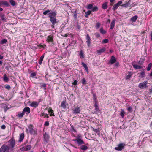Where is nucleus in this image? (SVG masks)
Segmentation results:
<instances>
[{"label": "nucleus", "mask_w": 152, "mask_h": 152, "mask_svg": "<svg viewBox=\"0 0 152 152\" xmlns=\"http://www.w3.org/2000/svg\"><path fill=\"white\" fill-rule=\"evenodd\" d=\"M8 144H3L0 149V152H10L9 150H13L15 145V140L13 138L10 139L8 142Z\"/></svg>", "instance_id": "nucleus-1"}, {"label": "nucleus", "mask_w": 152, "mask_h": 152, "mask_svg": "<svg viewBox=\"0 0 152 152\" xmlns=\"http://www.w3.org/2000/svg\"><path fill=\"white\" fill-rule=\"evenodd\" d=\"M56 13L55 11H51L48 14V17L50 18V21L51 22L52 24L55 25L58 22L56 19Z\"/></svg>", "instance_id": "nucleus-2"}, {"label": "nucleus", "mask_w": 152, "mask_h": 152, "mask_svg": "<svg viewBox=\"0 0 152 152\" xmlns=\"http://www.w3.org/2000/svg\"><path fill=\"white\" fill-rule=\"evenodd\" d=\"M147 84L148 81H145L140 83L138 87L141 89H144L147 87Z\"/></svg>", "instance_id": "nucleus-3"}, {"label": "nucleus", "mask_w": 152, "mask_h": 152, "mask_svg": "<svg viewBox=\"0 0 152 152\" xmlns=\"http://www.w3.org/2000/svg\"><path fill=\"white\" fill-rule=\"evenodd\" d=\"M125 144L123 143H121L117 145V147L115 148V149L118 151H121L124 148Z\"/></svg>", "instance_id": "nucleus-4"}, {"label": "nucleus", "mask_w": 152, "mask_h": 152, "mask_svg": "<svg viewBox=\"0 0 152 152\" xmlns=\"http://www.w3.org/2000/svg\"><path fill=\"white\" fill-rule=\"evenodd\" d=\"M86 39V43L88 47L90 46L91 43V39L90 37L88 34H87Z\"/></svg>", "instance_id": "nucleus-5"}, {"label": "nucleus", "mask_w": 152, "mask_h": 152, "mask_svg": "<svg viewBox=\"0 0 152 152\" xmlns=\"http://www.w3.org/2000/svg\"><path fill=\"white\" fill-rule=\"evenodd\" d=\"M116 61V60L115 57L113 56H111V58L109 61L108 64H110L111 65H112L114 63H115Z\"/></svg>", "instance_id": "nucleus-6"}, {"label": "nucleus", "mask_w": 152, "mask_h": 152, "mask_svg": "<svg viewBox=\"0 0 152 152\" xmlns=\"http://www.w3.org/2000/svg\"><path fill=\"white\" fill-rule=\"evenodd\" d=\"M73 140L74 141H76L77 144L79 145L85 144L83 140L79 138H77L76 139H74Z\"/></svg>", "instance_id": "nucleus-7"}, {"label": "nucleus", "mask_w": 152, "mask_h": 152, "mask_svg": "<svg viewBox=\"0 0 152 152\" xmlns=\"http://www.w3.org/2000/svg\"><path fill=\"white\" fill-rule=\"evenodd\" d=\"M43 140L45 142H48L49 140V135L46 133L43 134Z\"/></svg>", "instance_id": "nucleus-8"}, {"label": "nucleus", "mask_w": 152, "mask_h": 152, "mask_svg": "<svg viewBox=\"0 0 152 152\" xmlns=\"http://www.w3.org/2000/svg\"><path fill=\"white\" fill-rule=\"evenodd\" d=\"M72 110L73 111V113L75 114H78L80 112V110L79 107H76L74 109H72Z\"/></svg>", "instance_id": "nucleus-9"}, {"label": "nucleus", "mask_w": 152, "mask_h": 152, "mask_svg": "<svg viewBox=\"0 0 152 152\" xmlns=\"http://www.w3.org/2000/svg\"><path fill=\"white\" fill-rule=\"evenodd\" d=\"M28 127L29 129V131L31 134H33V135H34L36 134H37L36 132L33 128L32 125H30Z\"/></svg>", "instance_id": "nucleus-10"}, {"label": "nucleus", "mask_w": 152, "mask_h": 152, "mask_svg": "<svg viewBox=\"0 0 152 152\" xmlns=\"http://www.w3.org/2000/svg\"><path fill=\"white\" fill-rule=\"evenodd\" d=\"M47 41L48 42L53 43V36L50 35L48 36L47 38Z\"/></svg>", "instance_id": "nucleus-11"}, {"label": "nucleus", "mask_w": 152, "mask_h": 152, "mask_svg": "<svg viewBox=\"0 0 152 152\" xmlns=\"http://www.w3.org/2000/svg\"><path fill=\"white\" fill-rule=\"evenodd\" d=\"M23 112L24 114L26 113V114H28L30 113V110L28 107H26L24 108Z\"/></svg>", "instance_id": "nucleus-12"}, {"label": "nucleus", "mask_w": 152, "mask_h": 152, "mask_svg": "<svg viewBox=\"0 0 152 152\" xmlns=\"http://www.w3.org/2000/svg\"><path fill=\"white\" fill-rule=\"evenodd\" d=\"M39 102L36 101L33 102L30 104V106L32 107H37L38 106Z\"/></svg>", "instance_id": "nucleus-13"}, {"label": "nucleus", "mask_w": 152, "mask_h": 152, "mask_svg": "<svg viewBox=\"0 0 152 152\" xmlns=\"http://www.w3.org/2000/svg\"><path fill=\"white\" fill-rule=\"evenodd\" d=\"M0 17L1 19V20L3 22H6L7 21V18L5 17L4 14H1L0 15Z\"/></svg>", "instance_id": "nucleus-14"}, {"label": "nucleus", "mask_w": 152, "mask_h": 152, "mask_svg": "<svg viewBox=\"0 0 152 152\" xmlns=\"http://www.w3.org/2000/svg\"><path fill=\"white\" fill-rule=\"evenodd\" d=\"M88 149V147L85 145H82L79 147L80 149L84 151L87 150Z\"/></svg>", "instance_id": "nucleus-15"}, {"label": "nucleus", "mask_w": 152, "mask_h": 152, "mask_svg": "<svg viewBox=\"0 0 152 152\" xmlns=\"http://www.w3.org/2000/svg\"><path fill=\"white\" fill-rule=\"evenodd\" d=\"M106 48H103L99 50H97V52L98 54H101L102 53L104 52Z\"/></svg>", "instance_id": "nucleus-16"}, {"label": "nucleus", "mask_w": 152, "mask_h": 152, "mask_svg": "<svg viewBox=\"0 0 152 152\" xmlns=\"http://www.w3.org/2000/svg\"><path fill=\"white\" fill-rule=\"evenodd\" d=\"M24 137V134L23 133H21L20 135L19 139L18 141L21 142L22 141Z\"/></svg>", "instance_id": "nucleus-17"}, {"label": "nucleus", "mask_w": 152, "mask_h": 152, "mask_svg": "<svg viewBox=\"0 0 152 152\" xmlns=\"http://www.w3.org/2000/svg\"><path fill=\"white\" fill-rule=\"evenodd\" d=\"M1 5H4L7 7L9 6V4L7 1H1Z\"/></svg>", "instance_id": "nucleus-18"}, {"label": "nucleus", "mask_w": 152, "mask_h": 152, "mask_svg": "<svg viewBox=\"0 0 152 152\" xmlns=\"http://www.w3.org/2000/svg\"><path fill=\"white\" fill-rule=\"evenodd\" d=\"M138 16L137 15H135L131 18L130 20L133 22H135Z\"/></svg>", "instance_id": "nucleus-19"}, {"label": "nucleus", "mask_w": 152, "mask_h": 152, "mask_svg": "<svg viewBox=\"0 0 152 152\" xmlns=\"http://www.w3.org/2000/svg\"><path fill=\"white\" fill-rule=\"evenodd\" d=\"M115 20H113L112 21L110 24V28L111 29H112L114 27L115 24Z\"/></svg>", "instance_id": "nucleus-20"}, {"label": "nucleus", "mask_w": 152, "mask_h": 152, "mask_svg": "<svg viewBox=\"0 0 152 152\" xmlns=\"http://www.w3.org/2000/svg\"><path fill=\"white\" fill-rule=\"evenodd\" d=\"M82 64L83 66L85 68L87 72V73H88V69L87 65L84 62H82Z\"/></svg>", "instance_id": "nucleus-21"}, {"label": "nucleus", "mask_w": 152, "mask_h": 152, "mask_svg": "<svg viewBox=\"0 0 152 152\" xmlns=\"http://www.w3.org/2000/svg\"><path fill=\"white\" fill-rule=\"evenodd\" d=\"M145 61V59L143 58H141L138 62V64L140 65H142Z\"/></svg>", "instance_id": "nucleus-22"}, {"label": "nucleus", "mask_w": 152, "mask_h": 152, "mask_svg": "<svg viewBox=\"0 0 152 152\" xmlns=\"http://www.w3.org/2000/svg\"><path fill=\"white\" fill-rule=\"evenodd\" d=\"M107 3L106 2L103 3L102 6V7L104 9H107Z\"/></svg>", "instance_id": "nucleus-23"}, {"label": "nucleus", "mask_w": 152, "mask_h": 152, "mask_svg": "<svg viewBox=\"0 0 152 152\" xmlns=\"http://www.w3.org/2000/svg\"><path fill=\"white\" fill-rule=\"evenodd\" d=\"M9 80V79L7 77L6 74H4L3 76V81L5 82H8Z\"/></svg>", "instance_id": "nucleus-24"}, {"label": "nucleus", "mask_w": 152, "mask_h": 152, "mask_svg": "<svg viewBox=\"0 0 152 152\" xmlns=\"http://www.w3.org/2000/svg\"><path fill=\"white\" fill-rule=\"evenodd\" d=\"M60 107H62L64 109H65L66 107L65 102L64 101H62L60 105Z\"/></svg>", "instance_id": "nucleus-25"}, {"label": "nucleus", "mask_w": 152, "mask_h": 152, "mask_svg": "<svg viewBox=\"0 0 152 152\" xmlns=\"http://www.w3.org/2000/svg\"><path fill=\"white\" fill-rule=\"evenodd\" d=\"M1 106L2 107L4 108L5 112H6L8 109L7 108V105L4 103H2L1 104Z\"/></svg>", "instance_id": "nucleus-26"}, {"label": "nucleus", "mask_w": 152, "mask_h": 152, "mask_svg": "<svg viewBox=\"0 0 152 152\" xmlns=\"http://www.w3.org/2000/svg\"><path fill=\"white\" fill-rule=\"evenodd\" d=\"M133 67L136 69H140L142 68V67L139 65L136 64H132Z\"/></svg>", "instance_id": "nucleus-27"}, {"label": "nucleus", "mask_w": 152, "mask_h": 152, "mask_svg": "<svg viewBox=\"0 0 152 152\" xmlns=\"http://www.w3.org/2000/svg\"><path fill=\"white\" fill-rule=\"evenodd\" d=\"M132 75V73L131 72H129V74L127 75L126 77H125V79L126 80H128L129 79Z\"/></svg>", "instance_id": "nucleus-28"}, {"label": "nucleus", "mask_w": 152, "mask_h": 152, "mask_svg": "<svg viewBox=\"0 0 152 152\" xmlns=\"http://www.w3.org/2000/svg\"><path fill=\"white\" fill-rule=\"evenodd\" d=\"M145 73L144 71H142L140 73L139 77L141 78H142L145 77Z\"/></svg>", "instance_id": "nucleus-29"}, {"label": "nucleus", "mask_w": 152, "mask_h": 152, "mask_svg": "<svg viewBox=\"0 0 152 152\" xmlns=\"http://www.w3.org/2000/svg\"><path fill=\"white\" fill-rule=\"evenodd\" d=\"M152 66V64L151 63H150L148 66V67L147 68V70L148 71H149L151 69V67Z\"/></svg>", "instance_id": "nucleus-30"}, {"label": "nucleus", "mask_w": 152, "mask_h": 152, "mask_svg": "<svg viewBox=\"0 0 152 152\" xmlns=\"http://www.w3.org/2000/svg\"><path fill=\"white\" fill-rule=\"evenodd\" d=\"M119 6L116 4H115L113 7V10L115 11L117 9Z\"/></svg>", "instance_id": "nucleus-31"}, {"label": "nucleus", "mask_w": 152, "mask_h": 152, "mask_svg": "<svg viewBox=\"0 0 152 152\" xmlns=\"http://www.w3.org/2000/svg\"><path fill=\"white\" fill-rule=\"evenodd\" d=\"M91 13V11H88L86 12V15L85 17L86 18H87L88 17L89 15H90Z\"/></svg>", "instance_id": "nucleus-32"}, {"label": "nucleus", "mask_w": 152, "mask_h": 152, "mask_svg": "<svg viewBox=\"0 0 152 152\" xmlns=\"http://www.w3.org/2000/svg\"><path fill=\"white\" fill-rule=\"evenodd\" d=\"M24 113L22 111V113H19L18 114V117L19 118H21L23 117L24 115Z\"/></svg>", "instance_id": "nucleus-33"}, {"label": "nucleus", "mask_w": 152, "mask_h": 152, "mask_svg": "<svg viewBox=\"0 0 152 152\" xmlns=\"http://www.w3.org/2000/svg\"><path fill=\"white\" fill-rule=\"evenodd\" d=\"M100 32L102 34H104L106 33V31L104 30L102 28H101L100 29Z\"/></svg>", "instance_id": "nucleus-34"}, {"label": "nucleus", "mask_w": 152, "mask_h": 152, "mask_svg": "<svg viewBox=\"0 0 152 152\" xmlns=\"http://www.w3.org/2000/svg\"><path fill=\"white\" fill-rule=\"evenodd\" d=\"M41 116H44V118H45L46 117L48 118L49 117L48 114L43 113H41Z\"/></svg>", "instance_id": "nucleus-35"}, {"label": "nucleus", "mask_w": 152, "mask_h": 152, "mask_svg": "<svg viewBox=\"0 0 152 152\" xmlns=\"http://www.w3.org/2000/svg\"><path fill=\"white\" fill-rule=\"evenodd\" d=\"M26 151L30 150L31 148V146L30 145H28L26 147Z\"/></svg>", "instance_id": "nucleus-36"}, {"label": "nucleus", "mask_w": 152, "mask_h": 152, "mask_svg": "<svg viewBox=\"0 0 152 152\" xmlns=\"http://www.w3.org/2000/svg\"><path fill=\"white\" fill-rule=\"evenodd\" d=\"M92 128L94 131L96 133H99V131H100L99 129L98 128L97 129H95L93 127H92Z\"/></svg>", "instance_id": "nucleus-37"}, {"label": "nucleus", "mask_w": 152, "mask_h": 152, "mask_svg": "<svg viewBox=\"0 0 152 152\" xmlns=\"http://www.w3.org/2000/svg\"><path fill=\"white\" fill-rule=\"evenodd\" d=\"M125 113V112L123 110H122L120 113V115L122 118L124 117Z\"/></svg>", "instance_id": "nucleus-38"}, {"label": "nucleus", "mask_w": 152, "mask_h": 152, "mask_svg": "<svg viewBox=\"0 0 152 152\" xmlns=\"http://www.w3.org/2000/svg\"><path fill=\"white\" fill-rule=\"evenodd\" d=\"M93 100L95 101V102H96V95L94 94H93Z\"/></svg>", "instance_id": "nucleus-39"}, {"label": "nucleus", "mask_w": 152, "mask_h": 152, "mask_svg": "<svg viewBox=\"0 0 152 152\" xmlns=\"http://www.w3.org/2000/svg\"><path fill=\"white\" fill-rule=\"evenodd\" d=\"M50 10H48L46 11H45L43 12V14L44 15H46L47 14L48 15V14L50 13Z\"/></svg>", "instance_id": "nucleus-40"}, {"label": "nucleus", "mask_w": 152, "mask_h": 152, "mask_svg": "<svg viewBox=\"0 0 152 152\" xmlns=\"http://www.w3.org/2000/svg\"><path fill=\"white\" fill-rule=\"evenodd\" d=\"M98 10V7L97 6H95L94 7H93L92 9V11L94 12V11H97Z\"/></svg>", "instance_id": "nucleus-41"}, {"label": "nucleus", "mask_w": 152, "mask_h": 152, "mask_svg": "<svg viewBox=\"0 0 152 152\" xmlns=\"http://www.w3.org/2000/svg\"><path fill=\"white\" fill-rule=\"evenodd\" d=\"M130 4L129 3H126L125 4H123L121 5V6L123 7H126L128 6Z\"/></svg>", "instance_id": "nucleus-42"}, {"label": "nucleus", "mask_w": 152, "mask_h": 152, "mask_svg": "<svg viewBox=\"0 0 152 152\" xmlns=\"http://www.w3.org/2000/svg\"><path fill=\"white\" fill-rule=\"evenodd\" d=\"M93 4H89L87 8L89 9H92L93 8Z\"/></svg>", "instance_id": "nucleus-43"}, {"label": "nucleus", "mask_w": 152, "mask_h": 152, "mask_svg": "<svg viewBox=\"0 0 152 152\" xmlns=\"http://www.w3.org/2000/svg\"><path fill=\"white\" fill-rule=\"evenodd\" d=\"M10 2L12 6H14L15 5V2L13 0H10Z\"/></svg>", "instance_id": "nucleus-44"}, {"label": "nucleus", "mask_w": 152, "mask_h": 152, "mask_svg": "<svg viewBox=\"0 0 152 152\" xmlns=\"http://www.w3.org/2000/svg\"><path fill=\"white\" fill-rule=\"evenodd\" d=\"M73 17L75 19H76L77 17V13L76 11H75L74 12V14L73 15Z\"/></svg>", "instance_id": "nucleus-45"}, {"label": "nucleus", "mask_w": 152, "mask_h": 152, "mask_svg": "<svg viewBox=\"0 0 152 152\" xmlns=\"http://www.w3.org/2000/svg\"><path fill=\"white\" fill-rule=\"evenodd\" d=\"M82 83L83 85H85L86 84V80L85 78H83L82 81Z\"/></svg>", "instance_id": "nucleus-46"}, {"label": "nucleus", "mask_w": 152, "mask_h": 152, "mask_svg": "<svg viewBox=\"0 0 152 152\" xmlns=\"http://www.w3.org/2000/svg\"><path fill=\"white\" fill-rule=\"evenodd\" d=\"M108 42V40L107 39H105L103 40L102 42V43H106Z\"/></svg>", "instance_id": "nucleus-47"}, {"label": "nucleus", "mask_w": 152, "mask_h": 152, "mask_svg": "<svg viewBox=\"0 0 152 152\" xmlns=\"http://www.w3.org/2000/svg\"><path fill=\"white\" fill-rule=\"evenodd\" d=\"M7 42V40L6 39H2L1 42V44H4L5 43Z\"/></svg>", "instance_id": "nucleus-48"}, {"label": "nucleus", "mask_w": 152, "mask_h": 152, "mask_svg": "<svg viewBox=\"0 0 152 152\" xmlns=\"http://www.w3.org/2000/svg\"><path fill=\"white\" fill-rule=\"evenodd\" d=\"M36 75V74L35 72L32 73L31 74V77H34Z\"/></svg>", "instance_id": "nucleus-49"}, {"label": "nucleus", "mask_w": 152, "mask_h": 152, "mask_svg": "<svg viewBox=\"0 0 152 152\" xmlns=\"http://www.w3.org/2000/svg\"><path fill=\"white\" fill-rule=\"evenodd\" d=\"M5 88L9 90L10 89L11 87L9 85H6L5 86Z\"/></svg>", "instance_id": "nucleus-50"}, {"label": "nucleus", "mask_w": 152, "mask_h": 152, "mask_svg": "<svg viewBox=\"0 0 152 152\" xmlns=\"http://www.w3.org/2000/svg\"><path fill=\"white\" fill-rule=\"evenodd\" d=\"M46 46L45 45H41V44H39L38 45V46L40 48H44Z\"/></svg>", "instance_id": "nucleus-51"}, {"label": "nucleus", "mask_w": 152, "mask_h": 152, "mask_svg": "<svg viewBox=\"0 0 152 152\" xmlns=\"http://www.w3.org/2000/svg\"><path fill=\"white\" fill-rule=\"evenodd\" d=\"M132 108L131 106H129L127 108V110L129 112H131L132 111Z\"/></svg>", "instance_id": "nucleus-52"}, {"label": "nucleus", "mask_w": 152, "mask_h": 152, "mask_svg": "<svg viewBox=\"0 0 152 152\" xmlns=\"http://www.w3.org/2000/svg\"><path fill=\"white\" fill-rule=\"evenodd\" d=\"M95 110L97 111L98 110V107L97 104L96 102H95V104L94 105Z\"/></svg>", "instance_id": "nucleus-53"}, {"label": "nucleus", "mask_w": 152, "mask_h": 152, "mask_svg": "<svg viewBox=\"0 0 152 152\" xmlns=\"http://www.w3.org/2000/svg\"><path fill=\"white\" fill-rule=\"evenodd\" d=\"M80 58H84V56L82 51H80Z\"/></svg>", "instance_id": "nucleus-54"}, {"label": "nucleus", "mask_w": 152, "mask_h": 152, "mask_svg": "<svg viewBox=\"0 0 152 152\" xmlns=\"http://www.w3.org/2000/svg\"><path fill=\"white\" fill-rule=\"evenodd\" d=\"M48 110L49 112L53 113V110H52V108L50 107L48 108Z\"/></svg>", "instance_id": "nucleus-55"}, {"label": "nucleus", "mask_w": 152, "mask_h": 152, "mask_svg": "<svg viewBox=\"0 0 152 152\" xmlns=\"http://www.w3.org/2000/svg\"><path fill=\"white\" fill-rule=\"evenodd\" d=\"M95 35L97 38H99L100 36V35L98 33H95Z\"/></svg>", "instance_id": "nucleus-56"}, {"label": "nucleus", "mask_w": 152, "mask_h": 152, "mask_svg": "<svg viewBox=\"0 0 152 152\" xmlns=\"http://www.w3.org/2000/svg\"><path fill=\"white\" fill-rule=\"evenodd\" d=\"M100 23H97L96 24V28H98L100 27Z\"/></svg>", "instance_id": "nucleus-57"}, {"label": "nucleus", "mask_w": 152, "mask_h": 152, "mask_svg": "<svg viewBox=\"0 0 152 152\" xmlns=\"http://www.w3.org/2000/svg\"><path fill=\"white\" fill-rule=\"evenodd\" d=\"M77 81L76 80H75L72 83V84L75 86L77 84Z\"/></svg>", "instance_id": "nucleus-58"}, {"label": "nucleus", "mask_w": 152, "mask_h": 152, "mask_svg": "<svg viewBox=\"0 0 152 152\" xmlns=\"http://www.w3.org/2000/svg\"><path fill=\"white\" fill-rule=\"evenodd\" d=\"M122 3V1H119L117 3H116V4L119 6Z\"/></svg>", "instance_id": "nucleus-59"}, {"label": "nucleus", "mask_w": 152, "mask_h": 152, "mask_svg": "<svg viewBox=\"0 0 152 152\" xmlns=\"http://www.w3.org/2000/svg\"><path fill=\"white\" fill-rule=\"evenodd\" d=\"M20 150H21L22 151H26V147H22L20 148Z\"/></svg>", "instance_id": "nucleus-60"}, {"label": "nucleus", "mask_w": 152, "mask_h": 152, "mask_svg": "<svg viewBox=\"0 0 152 152\" xmlns=\"http://www.w3.org/2000/svg\"><path fill=\"white\" fill-rule=\"evenodd\" d=\"M40 87H41L46 88V85L45 83H43L42 85H41Z\"/></svg>", "instance_id": "nucleus-61"}, {"label": "nucleus", "mask_w": 152, "mask_h": 152, "mask_svg": "<svg viewBox=\"0 0 152 152\" xmlns=\"http://www.w3.org/2000/svg\"><path fill=\"white\" fill-rule=\"evenodd\" d=\"M49 123L48 121H46L44 124V125L46 126H49Z\"/></svg>", "instance_id": "nucleus-62"}, {"label": "nucleus", "mask_w": 152, "mask_h": 152, "mask_svg": "<svg viewBox=\"0 0 152 152\" xmlns=\"http://www.w3.org/2000/svg\"><path fill=\"white\" fill-rule=\"evenodd\" d=\"M44 55H42L40 57V60L43 61V58H44Z\"/></svg>", "instance_id": "nucleus-63"}, {"label": "nucleus", "mask_w": 152, "mask_h": 152, "mask_svg": "<svg viewBox=\"0 0 152 152\" xmlns=\"http://www.w3.org/2000/svg\"><path fill=\"white\" fill-rule=\"evenodd\" d=\"M1 128L2 129H5L6 126L4 125H3L1 126Z\"/></svg>", "instance_id": "nucleus-64"}]
</instances>
